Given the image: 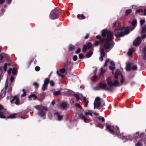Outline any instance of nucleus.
<instances>
[{
    "label": "nucleus",
    "instance_id": "nucleus-22",
    "mask_svg": "<svg viewBox=\"0 0 146 146\" xmlns=\"http://www.w3.org/2000/svg\"><path fill=\"white\" fill-rule=\"evenodd\" d=\"M77 17L80 19H84L85 18L84 16L83 15H80L79 14H78L77 15Z\"/></svg>",
    "mask_w": 146,
    "mask_h": 146
},
{
    "label": "nucleus",
    "instance_id": "nucleus-60",
    "mask_svg": "<svg viewBox=\"0 0 146 146\" xmlns=\"http://www.w3.org/2000/svg\"><path fill=\"white\" fill-rule=\"evenodd\" d=\"M96 38L98 39H100L101 38V36L100 35H97L96 36Z\"/></svg>",
    "mask_w": 146,
    "mask_h": 146
},
{
    "label": "nucleus",
    "instance_id": "nucleus-55",
    "mask_svg": "<svg viewBox=\"0 0 146 146\" xmlns=\"http://www.w3.org/2000/svg\"><path fill=\"white\" fill-rule=\"evenodd\" d=\"M14 77L13 76H11V78H10V80L11 82H12L13 80H14Z\"/></svg>",
    "mask_w": 146,
    "mask_h": 146
},
{
    "label": "nucleus",
    "instance_id": "nucleus-3",
    "mask_svg": "<svg viewBox=\"0 0 146 146\" xmlns=\"http://www.w3.org/2000/svg\"><path fill=\"white\" fill-rule=\"evenodd\" d=\"M61 14V10L58 8H56L52 10L49 15L50 18L52 19H58Z\"/></svg>",
    "mask_w": 146,
    "mask_h": 146
},
{
    "label": "nucleus",
    "instance_id": "nucleus-2",
    "mask_svg": "<svg viewBox=\"0 0 146 146\" xmlns=\"http://www.w3.org/2000/svg\"><path fill=\"white\" fill-rule=\"evenodd\" d=\"M102 36L104 37L107 36L106 40L107 41L104 44V48L107 52H108L112 48L113 46H112L108 41H111L113 39V33L110 31L104 29L102 31Z\"/></svg>",
    "mask_w": 146,
    "mask_h": 146
},
{
    "label": "nucleus",
    "instance_id": "nucleus-44",
    "mask_svg": "<svg viewBox=\"0 0 146 146\" xmlns=\"http://www.w3.org/2000/svg\"><path fill=\"white\" fill-rule=\"evenodd\" d=\"M8 85V82L7 81H6L5 82V86L4 87V88L5 89H6L7 88Z\"/></svg>",
    "mask_w": 146,
    "mask_h": 146
},
{
    "label": "nucleus",
    "instance_id": "nucleus-45",
    "mask_svg": "<svg viewBox=\"0 0 146 146\" xmlns=\"http://www.w3.org/2000/svg\"><path fill=\"white\" fill-rule=\"evenodd\" d=\"M88 48L87 46L86 45H84L83 48V50L84 51H85Z\"/></svg>",
    "mask_w": 146,
    "mask_h": 146
},
{
    "label": "nucleus",
    "instance_id": "nucleus-1",
    "mask_svg": "<svg viewBox=\"0 0 146 146\" xmlns=\"http://www.w3.org/2000/svg\"><path fill=\"white\" fill-rule=\"evenodd\" d=\"M137 21L136 20L133 21L131 23V25L133 27L131 28L130 26L127 27L126 28L121 27V23L119 21H117L114 23L113 26L117 29L114 31L115 34L117 37H120L127 35L130 32V31H132L136 26Z\"/></svg>",
    "mask_w": 146,
    "mask_h": 146
},
{
    "label": "nucleus",
    "instance_id": "nucleus-63",
    "mask_svg": "<svg viewBox=\"0 0 146 146\" xmlns=\"http://www.w3.org/2000/svg\"><path fill=\"white\" fill-rule=\"evenodd\" d=\"M101 71L102 73H104L106 71V70H104L103 68H101Z\"/></svg>",
    "mask_w": 146,
    "mask_h": 146
},
{
    "label": "nucleus",
    "instance_id": "nucleus-37",
    "mask_svg": "<svg viewBox=\"0 0 146 146\" xmlns=\"http://www.w3.org/2000/svg\"><path fill=\"white\" fill-rule=\"evenodd\" d=\"M57 73L58 76H61L62 78H63L64 76V75L63 74H61L60 73H59V72L58 71H57Z\"/></svg>",
    "mask_w": 146,
    "mask_h": 146
},
{
    "label": "nucleus",
    "instance_id": "nucleus-32",
    "mask_svg": "<svg viewBox=\"0 0 146 146\" xmlns=\"http://www.w3.org/2000/svg\"><path fill=\"white\" fill-rule=\"evenodd\" d=\"M145 20L142 19L140 21V23L141 26H142L145 23Z\"/></svg>",
    "mask_w": 146,
    "mask_h": 146
},
{
    "label": "nucleus",
    "instance_id": "nucleus-21",
    "mask_svg": "<svg viewBox=\"0 0 146 146\" xmlns=\"http://www.w3.org/2000/svg\"><path fill=\"white\" fill-rule=\"evenodd\" d=\"M93 52L92 51H90L88 52L86 54V56L88 58L90 57L92 55Z\"/></svg>",
    "mask_w": 146,
    "mask_h": 146
},
{
    "label": "nucleus",
    "instance_id": "nucleus-9",
    "mask_svg": "<svg viewBox=\"0 0 146 146\" xmlns=\"http://www.w3.org/2000/svg\"><path fill=\"white\" fill-rule=\"evenodd\" d=\"M100 51L101 53V56L99 58V59L101 61H102L103 60V57L105 56V53L103 48L101 47Z\"/></svg>",
    "mask_w": 146,
    "mask_h": 146
},
{
    "label": "nucleus",
    "instance_id": "nucleus-46",
    "mask_svg": "<svg viewBox=\"0 0 146 146\" xmlns=\"http://www.w3.org/2000/svg\"><path fill=\"white\" fill-rule=\"evenodd\" d=\"M133 53V52L132 51L130 50L128 52L127 54L129 56H130Z\"/></svg>",
    "mask_w": 146,
    "mask_h": 146
},
{
    "label": "nucleus",
    "instance_id": "nucleus-14",
    "mask_svg": "<svg viewBox=\"0 0 146 146\" xmlns=\"http://www.w3.org/2000/svg\"><path fill=\"white\" fill-rule=\"evenodd\" d=\"M49 83L51 86H53L55 85V83L52 80H51L49 81V79H46V86L48 85Z\"/></svg>",
    "mask_w": 146,
    "mask_h": 146
},
{
    "label": "nucleus",
    "instance_id": "nucleus-11",
    "mask_svg": "<svg viewBox=\"0 0 146 146\" xmlns=\"http://www.w3.org/2000/svg\"><path fill=\"white\" fill-rule=\"evenodd\" d=\"M15 101V103L17 105H19L21 104L19 103V99L17 98L16 96H15L13 98V99L11 100V102H12L13 101Z\"/></svg>",
    "mask_w": 146,
    "mask_h": 146
},
{
    "label": "nucleus",
    "instance_id": "nucleus-30",
    "mask_svg": "<svg viewBox=\"0 0 146 146\" xmlns=\"http://www.w3.org/2000/svg\"><path fill=\"white\" fill-rule=\"evenodd\" d=\"M65 69L64 68H62L60 69L59 70V72L62 73H64L65 72Z\"/></svg>",
    "mask_w": 146,
    "mask_h": 146
},
{
    "label": "nucleus",
    "instance_id": "nucleus-10",
    "mask_svg": "<svg viewBox=\"0 0 146 146\" xmlns=\"http://www.w3.org/2000/svg\"><path fill=\"white\" fill-rule=\"evenodd\" d=\"M141 38L139 37L137 38L133 42V44L135 46L138 45L141 43Z\"/></svg>",
    "mask_w": 146,
    "mask_h": 146
},
{
    "label": "nucleus",
    "instance_id": "nucleus-7",
    "mask_svg": "<svg viewBox=\"0 0 146 146\" xmlns=\"http://www.w3.org/2000/svg\"><path fill=\"white\" fill-rule=\"evenodd\" d=\"M101 102L102 100L101 98L98 97H96L94 103V108L100 109L102 107L101 105Z\"/></svg>",
    "mask_w": 146,
    "mask_h": 146
},
{
    "label": "nucleus",
    "instance_id": "nucleus-16",
    "mask_svg": "<svg viewBox=\"0 0 146 146\" xmlns=\"http://www.w3.org/2000/svg\"><path fill=\"white\" fill-rule=\"evenodd\" d=\"M105 40V39L104 38H103L102 39H101L100 41H96L94 43V45L96 46L98 45L100 42H104Z\"/></svg>",
    "mask_w": 146,
    "mask_h": 146
},
{
    "label": "nucleus",
    "instance_id": "nucleus-62",
    "mask_svg": "<svg viewBox=\"0 0 146 146\" xmlns=\"http://www.w3.org/2000/svg\"><path fill=\"white\" fill-rule=\"evenodd\" d=\"M11 0H6L7 3L9 4H10L11 2Z\"/></svg>",
    "mask_w": 146,
    "mask_h": 146
},
{
    "label": "nucleus",
    "instance_id": "nucleus-35",
    "mask_svg": "<svg viewBox=\"0 0 146 146\" xmlns=\"http://www.w3.org/2000/svg\"><path fill=\"white\" fill-rule=\"evenodd\" d=\"M22 91L23 92V94L21 95L22 97H25L26 95V92L24 89H23L22 90Z\"/></svg>",
    "mask_w": 146,
    "mask_h": 146
},
{
    "label": "nucleus",
    "instance_id": "nucleus-61",
    "mask_svg": "<svg viewBox=\"0 0 146 146\" xmlns=\"http://www.w3.org/2000/svg\"><path fill=\"white\" fill-rule=\"evenodd\" d=\"M5 0H0V3L1 4H3L4 3Z\"/></svg>",
    "mask_w": 146,
    "mask_h": 146
},
{
    "label": "nucleus",
    "instance_id": "nucleus-5",
    "mask_svg": "<svg viewBox=\"0 0 146 146\" xmlns=\"http://www.w3.org/2000/svg\"><path fill=\"white\" fill-rule=\"evenodd\" d=\"M139 132H137L135 135L134 136H131V135H128L127 136H123V133L121 134V136H122V139H125L126 141L132 140L133 139L134 137H135L138 138L140 137L141 135L142 134H143V133H141L140 134H139Z\"/></svg>",
    "mask_w": 146,
    "mask_h": 146
},
{
    "label": "nucleus",
    "instance_id": "nucleus-57",
    "mask_svg": "<svg viewBox=\"0 0 146 146\" xmlns=\"http://www.w3.org/2000/svg\"><path fill=\"white\" fill-rule=\"evenodd\" d=\"M121 81H120V82H121V83H123V76L122 75H121Z\"/></svg>",
    "mask_w": 146,
    "mask_h": 146
},
{
    "label": "nucleus",
    "instance_id": "nucleus-28",
    "mask_svg": "<svg viewBox=\"0 0 146 146\" xmlns=\"http://www.w3.org/2000/svg\"><path fill=\"white\" fill-rule=\"evenodd\" d=\"M75 106L76 107H78L80 109H82V106L80 105L79 103H76L75 104Z\"/></svg>",
    "mask_w": 146,
    "mask_h": 146
},
{
    "label": "nucleus",
    "instance_id": "nucleus-24",
    "mask_svg": "<svg viewBox=\"0 0 146 146\" xmlns=\"http://www.w3.org/2000/svg\"><path fill=\"white\" fill-rule=\"evenodd\" d=\"M146 32V24L143 27L142 31V33H144Z\"/></svg>",
    "mask_w": 146,
    "mask_h": 146
},
{
    "label": "nucleus",
    "instance_id": "nucleus-39",
    "mask_svg": "<svg viewBox=\"0 0 146 146\" xmlns=\"http://www.w3.org/2000/svg\"><path fill=\"white\" fill-rule=\"evenodd\" d=\"M135 145L136 146H143L142 144L140 142H138L135 144Z\"/></svg>",
    "mask_w": 146,
    "mask_h": 146
},
{
    "label": "nucleus",
    "instance_id": "nucleus-41",
    "mask_svg": "<svg viewBox=\"0 0 146 146\" xmlns=\"http://www.w3.org/2000/svg\"><path fill=\"white\" fill-rule=\"evenodd\" d=\"M98 119L102 122H104L105 121L104 118L102 117H98Z\"/></svg>",
    "mask_w": 146,
    "mask_h": 146
},
{
    "label": "nucleus",
    "instance_id": "nucleus-6",
    "mask_svg": "<svg viewBox=\"0 0 146 146\" xmlns=\"http://www.w3.org/2000/svg\"><path fill=\"white\" fill-rule=\"evenodd\" d=\"M34 107L37 110L40 111L38 113V115L41 117H43L45 115V111L46 108L43 107L40 105L35 106Z\"/></svg>",
    "mask_w": 146,
    "mask_h": 146
},
{
    "label": "nucleus",
    "instance_id": "nucleus-43",
    "mask_svg": "<svg viewBox=\"0 0 146 146\" xmlns=\"http://www.w3.org/2000/svg\"><path fill=\"white\" fill-rule=\"evenodd\" d=\"M110 68L111 70L112 71H113L115 69L114 66H110Z\"/></svg>",
    "mask_w": 146,
    "mask_h": 146
},
{
    "label": "nucleus",
    "instance_id": "nucleus-27",
    "mask_svg": "<svg viewBox=\"0 0 146 146\" xmlns=\"http://www.w3.org/2000/svg\"><path fill=\"white\" fill-rule=\"evenodd\" d=\"M46 89V80H44V84L42 88V90L43 91H44Z\"/></svg>",
    "mask_w": 146,
    "mask_h": 146
},
{
    "label": "nucleus",
    "instance_id": "nucleus-19",
    "mask_svg": "<svg viewBox=\"0 0 146 146\" xmlns=\"http://www.w3.org/2000/svg\"><path fill=\"white\" fill-rule=\"evenodd\" d=\"M79 117L82 119L85 122H86V121L87 119L84 116L83 114H81L79 115Z\"/></svg>",
    "mask_w": 146,
    "mask_h": 146
},
{
    "label": "nucleus",
    "instance_id": "nucleus-42",
    "mask_svg": "<svg viewBox=\"0 0 146 146\" xmlns=\"http://www.w3.org/2000/svg\"><path fill=\"white\" fill-rule=\"evenodd\" d=\"M137 68V66L136 65H135L133 66L132 68L131 69L133 70H136Z\"/></svg>",
    "mask_w": 146,
    "mask_h": 146
},
{
    "label": "nucleus",
    "instance_id": "nucleus-36",
    "mask_svg": "<svg viewBox=\"0 0 146 146\" xmlns=\"http://www.w3.org/2000/svg\"><path fill=\"white\" fill-rule=\"evenodd\" d=\"M7 63H5L4 64V69L5 71H6L7 70Z\"/></svg>",
    "mask_w": 146,
    "mask_h": 146
},
{
    "label": "nucleus",
    "instance_id": "nucleus-31",
    "mask_svg": "<svg viewBox=\"0 0 146 146\" xmlns=\"http://www.w3.org/2000/svg\"><path fill=\"white\" fill-rule=\"evenodd\" d=\"M120 72L119 70L117 69L115 70V74L117 75H119L120 74Z\"/></svg>",
    "mask_w": 146,
    "mask_h": 146
},
{
    "label": "nucleus",
    "instance_id": "nucleus-20",
    "mask_svg": "<svg viewBox=\"0 0 146 146\" xmlns=\"http://www.w3.org/2000/svg\"><path fill=\"white\" fill-rule=\"evenodd\" d=\"M17 115L15 113L13 114L12 115H10L9 116L7 117L8 118H16V115Z\"/></svg>",
    "mask_w": 146,
    "mask_h": 146
},
{
    "label": "nucleus",
    "instance_id": "nucleus-49",
    "mask_svg": "<svg viewBox=\"0 0 146 146\" xmlns=\"http://www.w3.org/2000/svg\"><path fill=\"white\" fill-rule=\"evenodd\" d=\"M83 101H84V102L85 103H86V104H87V102L86 101V100H87L86 98V97H83Z\"/></svg>",
    "mask_w": 146,
    "mask_h": 146
},
{
    "label": "nucleus",
    "instance_id": "nucleus-54",
    "mask_svg": "<svg viewBox=\"0 0 146 146\" xmlns=\"http://www.w3.org/2000/svg\"><path fill=\"white\" fill-rule=\"evenodd\" d=\"M79 57L80 58H83V56L82 54H79Z\"/></svg>",
    "mask_w": 146,
    "mask_h": 146
},
{
    "label": "nucleus",
    "instance_id": "nucleus-13",
    "mask_svg": "<svg viewBox=\"0 0 146 146\" xmlns=\"http://www.w3.org/2000/svg\"><path fill=\"white\" fill-rule=\"evenodd\" d=\"M54 115L55 117H58L57 120L60 121L62 118V115H60V113L58 112H56L54 113Z\"/></svg>",
    "mask_w": 146,
    "mask_h": 146
},
{
    "label": "nucleus",
    "instance_id": "nucleus-64",
    "mask_svg": "<svg viewBox=\"0 0 146 146\" xmlns=\"http://www.w3.org/2000/svg\"><path fill=\"white\" fill-rule=\"evenodd\" d=\"M145 54L144 55L143 59L144 60H146V54L144 53Z\"/></svg>",
    "mask_w": 146,
    "mask_h": 146
},
{
    "label": "nucleus",
    "instance_id": "nucleus-18",
    "mask_svg": "<svg viewBox=\"0 0 146 146\" xmlns=\"http://www.w3.org/2000/svg\"><path fill=\"white\" fill-rule=\"evenodd\" d=\"M131 64L130 63H127L126 65V69L127 71H130L131 69Z\"/></svg>",
    "mask_w": 146,
    "mask_h": 146
},
{
    "label": "nucleus",
    "instance_id": "nucleus-52",
    "mask_svg": "<svg viewBox=\"0 0 146 146\" xmlns=\"http://www.w3.org/2000/svg\"><path fill=\"white\" fill-rule=\"evenodd\" d=\"M3 53H2L1 54H0V60H1L3 58Z\"/></svg>",
    "mask_w": 146,
    "mask_h": 146
},
{
    "label": "nucleus",
    "instance_id": "nucleus-34",
    "mask_svg": "<svg viewBox=\"0 0 146 146\" xmlns=\"http://www.w3.org/2000/svg\"><path fill=\"white\" fill-rule=\"evenodd\" d=\"M17 72V70L15 68H13L12 70V73L13 75L16 74Z\"/></svg>",
    "mask_w": 146,
    "mask_h": 146
},
{
    "label": "nucleus",
    "instance_id": "nucleus-56",
    "mask_svg": "<svg viewBox=\"0 0 146 146\" xmlns=\"http://www.w3.org/2000/svg\"><path fill=\"white\" fill-rule=\"evenodd\" d=\"M139 12H141V9L137 10L136 11L135 14H136L137 13Z\"/></svg>",
    "mask_w": 146,
    "mask_h": 146
},
{
    "label": "nucleus",
    "instance_id": "nucleus-51",
    "mask_svg": "<svg viewBox=\"0 0 146 146\" xmlns=\"http://www.w3.org/2000/svg\"><path fill=\"white\" fill-rule=\"evenodd\" d=\"M12 70V68H10L8 70V71H7L8 73L9 74H10Z\"/></svg>",
    "mask_w": 146,
    "mask_h": 146
},
{
    "label": "nucleus",
    "instance_id": "nucleus-4",
    "mask_svg": "<svg viewBox=\"0 0 146 146\" xmlns=\"http://www.w3.org/2000/svg\"><path fill=\"white\" fill-rule=\"evenodd\" d=\"M106 129L109 130L111 134L115 133L116 135H118L119 132V128L117 126L114 127L113 126L110 125V124L106 125Z\"/></svg>",
    "mask_w": 146,
    "mask_h": 146
},
{
    "label": "nucleus",
    "instance_id": "nucleus-8",
    "mask_svg": "<svg viewBox=\"0 0 146 146\" xmlns=\"http://www.w3.org/2000/svg\"><path fill=\"white\" fill-rule=\"evenodd\" d=\"M100 87L102 89L110 91H112V90L111 88L107 87V85L106 84L101 83H100Z\"/></svg>",
    "mask_w": 146,
    "mask_h": 146
},
{
    "label": "nucleus",
    "instance_id": "nucleus-40",
    "mask_svg": "<svg viewBox=\"0 0 146 146\" xmlns=\"http://www.w3.org/2000/svg\"><path fill=\"white\" fill-rule=\"evenodd\" d=\"M33 85L36 87L37 88H38V84L36 82H35L33 83Z\"/></svg>",
    "mask_w": 146,
    "mask_h": 146
},
{
    "label": "nucleus",
    "instance_id": "nucleus-38",
    "mask_svg": "<svg viewBox=\"0 0 146 146\" xmlns=\"http://www.w3.org/2000/svg\"><path fill=\"white\" fill-rule=\"evenodd\" d=\"M74 96L76 98V99L77 100H78L79 99H80V98L79 97V95L78 94H76L74 95Z\"/></svg>",
    "mask_w": 146,
    "mask_h": 146
},
{
    "label": "nucleus",
    "instance_id": "nucleus-12",
    "mask_svg": "<svg viewBox=\"0 0 146 146\" xmlns=\"http://www.w3.org/2000/svg\"><path fill=\"white\" fill-rule=\"evenodd\" d=\"M28 98L29 101L35 100L37 98V96L35 94H33L29 96Z\"/></svg>",
    "mask_w": 146,
    "mask_h": 146
},
{
    "label": "nucleus",
    "instance_id": "nucleus-59",
    "mask_svg": "<svg viewBox=\"0 0 146 146\" xmlns=\"http://www.w3.org/2000/svg\"><path fill=\"white\" fill-rule=\"evenodd\" d=\"M110 64L112 65V66H115V64L113 62V61H111L110 62Z\"/></svg>",
    "mask_w": 146,
    "mask_h": 146
},
{
    "label": "nucleus",
    "instance_id": "nucleus-47",
    "mask_svg": "<svg viewBox=\"0 0 146 146\" xmlns=\"http://www.w3.org/2000/svg\"><path fill=\"white\" fill-rule=\"evenodd\" d=\"M35 69L36 71H38L40 70V68L39 66H36L35 67Z\"/></svg>",
    "mask_w": 146,
    "mask_h": 146
},
{
    "label": "nucleus",
    "instance_id": "nucleus-58",
    "mask_svg": "<svg viewBox=\"0 0 146 146\" xmlns=\"http://www.w3.org/2000/svg\"><path fill=\"white\" fill-rule=\"evenodd\" d=\"M143 52L145 54L146 52V46H145L143 50Z\"/></svg>",
    "mask_w": 146,
    "mask_h": 146
},
{
    "label": "nucleus",
    "instance_id": "nucleus-29",
    "mask_svg": "<svg viewBox=\"0 0 146 146\" xmlns=\"http://www.w3.org/2000/svg\"><path fill=\"white\" fill-rule=\"evenodd\" d=\"M86 45L87 46L88 49H90L92 47V44L90 42L88 43Z\"/></svg>",
    "mask_w": 146,
    "mask_h": 146
},
{
    "label": "nucleus",
    "instance_id": "nucleus-50",
    "mask_svg": "<svg viewBox=\"0 0 146 146\" xmlns=\"http://www.w3.org/2000/svg\"><path fill=\"white\" fill-rule=\"evenodd\" d=\"M77 59V57L76 55H75L73 57V60L74 61H76Z\"/></svg>",
    "mask_w": 146,
    "mask_h": 146
},
{
    "label": "nucleus",
    "instance_id": "nucleus-48",
    "mask_svg": "<svg viewBox=\"0 0 146 146\" xmlns=\"http://www.w3.org/2000/svg\"><path fill=\"white\" fill-rule=\"evenodd\" d=\"M12 88L10 87L8 90L7 91V92L10 94H11V92Z\"/></svg>",
    "mask_w": 146,
    "mask_h": 146
},
{
    "label": "nucleus",
    "instance_id": "nucleus-53",
    "mask_svg": "<svg viewBox=\"0 0 146 146\" xmlns=\"http://www.w3.org/2000/svg\"><path fill=\"white\" fill-rule=\"evenodd\" d=\"M80 48H78L77 49V50L75 51L76 53H78L80 52Z\"/></svg>",
    "mask_w": 146,
    "mask_h": 146
},
{
    "label": "nucleus",
    "instance_id": "nucleus-33",
    "mask_svg": "<svg viewBox=\"0 0 146 146\" xmlns=\"http://www.w3.org/2000/svg\"><path fill=\"white\" fill-rule=\"evenodd\" d=\"M113 86H117L118 85V82L117 80H115L114 83H113Z\"/></svg>",
    "mask_w": 146,
    "mask_h": 146
},
{
    "label": "nucleus",
    "instance_id": "nucleus-25",
    "mask_svg": "<svg viewBox=\"0 0 146 146\" xmlns=\"http://www.w3.org/2000/svg\"><path fill=\"white\" fill-rule=\"evenodd\" d=\"M132 11L131 9H129L125 11L126 15H127L130 13H131Z\"/></svg>",
    "mask_w": 146,
    "mask_h": 146
},
{
    "label": "nucleus",
    "instance_id": "nucleus-23",
    "mask_svg": "<svg viewBox=\"0 0 146 146\" xmlns=\"http://www.w3.org/2000/svg\"><path fill=\"white\" fill-rule=\"evenodd\" d=\"M60 94V91H55L53 93V94L54 96H57Z\"/></svg>",
    "mask_w": 146,
    "mask_h": 146
},
{
    "label": "nucleus",
    "instance_id": "nucleus-17",
    "mask_svg": "<svg viewBox=\"0 0 146 146\" xmlns=\"http://www.w3.org/2000/svg\"><path fill=\"white\" fill-rule=\"evenodd\" d=\"M60 105L62 108H65L67 107V103L65 102H63L61 103Z\"/></svg>",
    "mask_w": 146,
    "mask_h": 146
},
{
    "label": "nucleus",
    "instance_id": "nucleus-26",
    "mask_svg": "<svg viewBox=\"0 0 146 146\" xmlns=\"http://www.w3.org/2000/svg\"><path fill=\"white\" fill-rule=\"evenodd\" d=\"M75 48L74 46L70 45L69 46V50H72L74 49Z\"/></svg>",
    "mask_w": 146,
    "mask_h": 146
},
{
    "label": "nucleus",
    "instance_id": "nucleus-15",
    "mask_svg": "<svg viewBox=\"0 0 146 146\" xmlns=\"http://www.w3.org/2000/svg\"><path fill=\"white\" fill-rule=\"evenodd\" d=\"M107 83L109 86H113V83L111 82V80L110 77H108L107 78Z\"/></svg>",
    "mask_w": 146,
    "mask_h": 146
}]
</instances>
